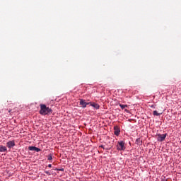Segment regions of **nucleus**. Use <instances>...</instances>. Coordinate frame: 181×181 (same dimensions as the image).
Here are the masks:
<instances>
[{"mask_svg": "<svg viewBox=\"0 0 181 181\" xmlns=\"http://www.w3.org/2000/svg\"><path fill=\"white\" fill-rule=\"evenodd\" d=\"M40 115H50L52 114L53 110H52V108L46 106L45 104H40Z\"/></svg>", "mask_w": 181, "mask_h": 181, "instance_id": "f257e3e1", "label": "nucleus"}, {"mask_svg": "<svg viewBox=\"0 0 181 181\" xmlns=\"http://www.w3.org/2000/svg\"><path fill=\"white\" fill-rule=\"evenodd\" d=\"M117 151H125V142L123 141H118L117 145Z\"/></svg>", "mask_w": 181, "mask_h": 181, "instance_id": "f03ea898", "label": "nucleus"}, {"mask_svg": "<svg viewBox=\"0 0 181 181\" xmlns=\"http://www.w3.org/2000/svg\"><path fill=\"white\" fill-rule=\"evenodd\" d=\"M168 136V134H158V141L160 142H163L165 139H166V136Z\"/></svg>", "mask_w": 181, "mask_h": 181, "instance_id": "7ed1b4c3", "label": "nucleus"}, {"mask_svg": "<svg viewBox=\"0 0 181 181\" xmlns=\"http://www.w3.org/2000/svg\"><path fill=\"white\" fill-rule=\"evenodd\" d=\"M6 146L7 148H9V149H11V148H13V146H15V141H9L6 143Z\"/></svg>", "mask_w": 181, "mask_h": 181, "instance_id": "20e7f679", "label": "nucleus"}, {"mask_svg": "<svg viewBox=\"0 0 181 181\" xmlns=\"http://www.w3.org/2000/svg\"><path fill=\"white\" fill-rule=\"evenodd\" d=\"M28 149L29 151H35V152H40V148L36 146H29Z\"/></svg>", "mask_w": 181, "mask_h": 181, "instance_id": "39448f33", "label": "nucleus"}, {"mask_svg": "<svg viewBox=\"0 0 181 181\" xmlns=\"http://www.w3.org/2000/svg\"><path fill=\"white\" fill-rule=\"evenodd\" d=\"M91 107H94L95 110H99L100 109V105L98 103L92 102L91 103Z\"/></svg>", "mask_w": 181, "mask_h": 181, "instance_id": "423d86ee", "label": "nucleus"}, {"mask_svg": "<svg viewBox=\"0 0 181 181\" xmlns=\"http://www.w3.org/2000/svg\"><path fill=\"white\" fill-rule=\"evenodd\" d=\"M114 129H115V132H114L115 135L118 136V135H119V133L121 132V130H119V128H118V127H115Z\"/></svg>", "mask_w": 181, "mask_h": 181, "instance_id": "0eeeda50", "label": "nucleus"}, {"mask_svg": "<svg viewBox=\"0 0 181 181\" xmlns=\"http://www.w3.org/2000/svg\"><path fill=\"white\" fill-rule=\"evenodd\" d=\"M7 151L6 146L0 145V152H6Z\"/></svg>", "mask_w": 181, "mask_h": 181, "instance_id": "6e6552de", "label": "nucleus"}, {"mask_svg": "<svg viewBox=\"0 0 181 181\" xmlns=\"http://www.w3.org/2000/svg\"><path fill=\"white\" fill-rule=\"evenodd\" d=\"M80 104L83 108H86V107H87V103L84 100H81Z\"/></svg>", "mask_w": 181, "mask_h": 181, "instance_id": "1a4fd4ad", "label": "nucleus"}, {"mask_svg": "<svg viewBox=\"0 0 181 181\" xmlns=\"http://www.w3.org/2000/svg\"><path fill=\"white\" fill-rule=\"evenodd\" d=\"M120 108H122V110H124V108H127L128 107V105H122L121 103L119 104Z\"/></svg>", "mask_w": 181, "mask_h": 181, "instance_id": "9d476101", "label": "nucleus"}, {"mask_svg": "<svg viewBox=\"0 0 181 181\" xmlns=\"http://www.w3.org/2000/svg\"><path fill=\"white\" fill-rule=\"evenodd\" d=\"M153 115H156V117H159V115H160V114L158 113V111H156V110H154V111L153 112Z\"/></svg>", "mask_w": 181, "mask_h": 181, "instance_id": "9b49d317", "label": "nucleus"}, {"mask_svg": "<svg viewBox=\"0 0 181 181\" xmlns=\"http://www.w3.org/2000/svg\"><path fill=\"white\" fill-rule=\"evenodd\" d=\"M54 170H58L59 172H64V168H61V169L55 168Z\"/></svg>", "mask_w": 181, "mask_h": 181, "instance_id": "f8f14e48", "label": "nucleus"}, {"mask_svg": "<svg viewBox=\"0 0 181 181\" xmlns=\"http://www.w3.org/2000/svg\"><path fill=\"white\" fill-rule=\"evenodd\" d=\"M48 160H52V159H53V157L52 156V154H49V156H48Z\"/></svg>", "mask_w": 181, "mask_h": 181, "instance_id": "ddd939ff", "label": "nucleus"}, {"mask_svg": "<svg viewBox=\"0 0 181 181\" xmlns=\"http://www.w3.org/2000/svg\"><path fill=\"white\" fill-rule=\"evenodd\" d=\"M45 173H46V175H47L48 176L52 175V173H50V172H49V171H45Z\"/></svg>", "mask_w": 181, "mask_h": 181, "instance_id": "4468645a", "label": "nucleus"}, {"mask_svg": "<svg viewBox=\"0 0 181 181\" xmlns=\"http://www.w3.org/2000/svg\"><path fill=\"white\" fill-rule=\"evenodd\" d=\"M149 107L151 108H156V105H149Z\"/></svg>", "mask_w": 181, "mask_h": 181, "instance_id": "2eb2a0df", "label": "nucleus"}, {"mask_svg": "<svg viewBox=\"0 0 181 181\" xmlns=\"http://www.w3.org/2000/svg\"><path fill=\"white\" fill-rule=\"evenodd\" d=\"M48 168H52V164H49Z\"/></svg>", "mask_w": 181, "mask_h": 181, "instance_id": "dca6fc26", "label": "nucleus"}, {"mask_svg": "<svg viewBox=\"0 0 181 181\" xmlns=\"http://www.w3.org/2000/svg\"><path fill=\"white\" fill-rule=\"evenodd\" d=\"M11 111H12V110H8V112H11Z\"/></svg>", "mask_w": 181, "mask_h": 181, "instance_id": "f3484780", "label": "nucleus"}, {"mask_svg": "<svg viewBox=\"0 0 181 181\" xmlns=\"http://www.w3.org/2000/svg\"><path fill=\"white\" fill-rule=\"evenodd\" d=\"M101 148H104V146H101Z\"/></svg>", "mask_w": 181, "mask_h": 181, "instance_id": "a211bd4d", "label": "nucleus"}]
</instances>
